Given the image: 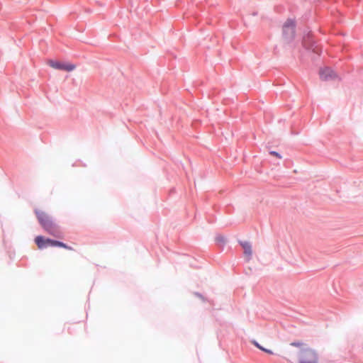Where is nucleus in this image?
Here are the masks:
<instances>
[{"label": "nucleus", "instance_id": "f257e3e1", "mask_svg": "<svg viewBox=\"0 0 363 363\" xmlns=\"http://www.w3.org/2000/svg\"><path fill=\"white\" fill-rule=\"evenodd\" d=\"M290 345L299 349L296 359L298 363H318V354L317 351L308 347L306 343L296 341L290 343Z\"/></svg>", "mask_w": 363, "mask_h": 363}, {"label": "nucleus", "instance_id": "f03ea898", "mask_svg": "<svg viewBox=\"0 0 363 363\" xmlns=\"http://www.w3.org/2000/svg\"><path fill=\"white\" fill-rule=\"evenodd\" d=\"M37 218L43 228L51 235H55L57 231V227L50 218L44 212L36 210Z\"/></svg>", "mask_w": 363, "mask_h": 363}, {"label": "nucleus", "instance_id": "7ed1b4c3", "mask_svg": "<svg viewBox=\"0 0 363 363\" xmlns=\"http://www.w3.org/2000/svg\"><path fill=\"white\" fill-rule=\"evenodd\" d=\"M35 242L39 249H43L48 246H52L63 247L68 250H74L72 247H69L60 241L54 240L49 238L45 239L43 236H37L35 239Z\"/></svg>", "mask_w": 363, "mask_h": 363}, {"label": "nucleus", "instance_id": "20e7f679", "mask_svg": "<svg viewBox=\"0 0 363 363\" xmlns=\"http://www.w3.org/2000/svg\"><path fill=\"white\" fill-rule=\"evenodd\" d=\"M48 65L52 68L67 72H72L76 68V65L71 63H65L60 61L49 60Z\"/></svg>", "mask_w": 363, "mask_h": 363}, {"label": "nucleus", "instance_id": "39448f33", "mask_svg": "<svg viewBox=\"0 0 363 363\" xmlns=\"http://www.w3.org/2000/svg\"><path fill=\"white\" fill-rule=\"evenodd\" d=\"M284 38L286 40H290L294 38V24L293 21H288L284 26Z\"/></svg>", "mask_w": 363, "mask_h": 363}, {"label": "nucleus", "instance_id": "423d86ee", "mask_svg": "<svg viewBox=\"0 0 363 363\" xmlns=\"http://www.w3.org/2000/svg\"><path fill=\"white\" fill-rule=\"evenodd\" d=\"M320 77L323 80H330L336 77L335 73L328 67L323 68L320 71Z\"/></svg>", "mask_w": 363, "mask_h": 363}, {"label": "nucleus", "instance_id": "0eeeda50", "mask_svg": "<svg viewBox=\"0 0 363 363\" xmlns=\"http://www.w3.org/2000/svg\"><path fill=\"white\" fill-rule=\"evenodd\" d=\"M241 245L244 250L245 255L250 257L252 254V246L250 243L248 242H243L241 243Z\"/></svg>", "mask_w": 363, "mask_h": 363}, {"label": "nucleus", "instance_id": "6e6552de", "mask_svg": "<svg viewBox=\"0 0 363 363\" xmlns=\"http://www.w3.org/2000/svg\"><path fill=\"white\" fill-rule=\"evenodd\" d=\"M252 343L256 347H257L258 349H259L260 350L267 353V354H273L274 352L272 350H269V349H267V348H264V347H262L261 345H259L257 341L255 340H252Z\"/></svg>", "mask_w": 363, "mask_h": 363}, {"label": "nucleus", "instance_id": "1a4fd4ad", "mask_svg": "<svg viewBox=\"0 0 363 363\" xmlns=\"http://www.w3.org/2000/svg\"><path fill=\"white\" fill-rule=\"evenodd\" d=\"M270 155H272L273 156H275V157H278L279 159L281 158V156L278 152H277L275 151H271L270 152Z\"/></svg>", "mask_w": 363, "mask_h": 363}, {"label": "nucleus", "instance_id": "9d476101", "mask_svg": "<svg viewBox=\"0 0 363 363\" xmlns=\"http://www.w3.org/2000/svg\"><path fill=\"white\" fill-rule=\"evenodd\" d=\"M216 240L220 242H225V238L222 236H218Z\"/></svg>", "mask_w": 363, "mask_h": 363}]
</instances>
